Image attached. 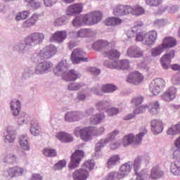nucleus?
Returning a JSON list of instances; mask_svg holds the SVG:
<instances>
[{"label":"nucleus","instance_id":"obj_1","mask_svg":"<svg viewBox=\"0 0 180 180\" xmlns=\"http://www.w3.org/2000/svg\"><path fill=\"white\" fill-rule=\"evenodd\" d=\"M45 35L41 32H33L30 34L24 41L23 43H20L13 46L14 50H17L19 54H27L30 53L32 47L41 44L44 40Z\"/></svg>","mask_w":180,"mask_h":180},{"label":"nucleus","instance_id":"obj_2","mask_svg":"<svg viewBox=\"0 0 180 180\" xmlns=\"http://www.w3.org/2000/svg\"><path fill=\"white\" fill-rule=\"evenodd\" d=\"M53 72L56 75H63V78L65 81H76L78 78H81V73L75 70L68 71V63L67 60L60 61L53 70Z\"/></svg>","mask_w":180,"mask_h":180},{"label":"nucleus","instance_id":"obj_3","mask_svg":"<svg viewBox=\"0 0 180 180\" xmlns=\"http://www.w3.org/2000/svg\"><path fill=\"white\" fill-rule=\"evenodd\" d=\"M157 39H158V32L156 30H151L148 32L144 31L136 32L135 40L136 41H141L143 46L153 47L155 44Z\"/></svg>","mask_w":180,"mask_h":180},{"label":"nucleus","instance_id":"obj_4","mask_svg":"<svg viewBox=\"0 0 180 180\" xmlns=\"http://www.w3.org/2000/svg\"><path fill=\"white\" fill-rule=\"evenodd\" d=\"M95 168V160H87L84 162L82 168L75 170L72 173L73 180H86L89 176V171Z\"/></svg>","mask_w":180,"mask_h":180},{"label":"nucleus","instance_id":"obj_5","mask_svg":"<svg viewBox=\"0 0 180 180\" xmlns=\"http://www.w3.org/2000/svg\"><path fill=\"white\" fill-rule=\"evenodd\" d=\"M174 57H175V51L173 49L167 51L161 57L160 61L163 70H168L169 68H172L174 71H180V65L179 64L171 65V60H172Z\"/></svg>","mask_w":180,"mask_h":180},{"label":"nucleus","instance_id":"obj_6","mask_svg":"<svg viewBox=\"0 0 180 180\" xmlns=\"http://www.w3.org/2000/svg\"><path fill=\"white\" fill-rule=\"evenodd\" d=\"M119 133V130L115 129L111 133L108 134L105 139L98 141V142L95 145L96 156L98 158L102 157V152H101V150H103L104 147H106L108 143H110L112 140H114Z\"/></svg>","mask_w":180,"mask_h":180},{"label":"nucleus","instance_id":"obj_7","mask_svg":"<svg viewBox=\"0 0 180 180\" xmlns=\"http://www.w3.org/2000/svg\"><path fill=\"white\" fill-rule=\"evenodd\" d=\"M94 132V127H87L82 128L81 127H77L74 129L73 134L76 137H80L82 141H91L92 140V136Z\"/></svg>","mask_w":180,"mask_h":180},{"label":"nucleus","instance_id":"obj_8","mask_svg":"<svg viewBox=\"0 0 180 180\" xmlns=\"http://www.w3.org/2000/svg\"><path fill=\"white\" fill-rule=\"evenodd\" d=\"M57 51V48L54 45H49L44 47L42 50L38 51L33 54L34 58L39 61V60H44V58H51Z\"/></svg>","mask_w":180,"mask_h":180},{"label":"nucleus","instance_id":"obj_9","mask_svg":"<svg viewBox=\"0 0 180 180\" xmlns=\"http://www.w3.org/2000/svg\"><path fill=\"white\" fill-rule=\"evenodd\" d=\"M95 113V108H90L85 111V113L78 112V111H70L67 112L65 115V122H78V120H81L84 116L87 117L90 115H93Z\"/></svg>","mask_w":180,"mask_h":180},{"label":"nucleus","instance_id":"obj_10","mask_svg":"<svg viewBox=\"0 0 180 180\" xmlns=\"http://www.w3.org/2000/svg\"><path fill=\"white\" fill-rule=\"evenodd\" d=\"M146 133H147V130L144 129L143 132H140L139 134H137L135 138L133 134L125 135L122 141V145L124 147H127L134 143L135 146H139V144L141 143V140H143V137H144Z\"/></svg>","mask_w":180,"mask_h":180},{"label":"nucleus","instance_id":"obj_11","mask_svg":"<svg viewBox=\"0 0 180 180\" xmlns=\"http://www.w3.org/2000/svg\"><path fill=\"white\" fill-rule=\"evenodd\" d=\"M71 60L73 64H79V63H88L91 59L86 57V53L84 50L77 48L72 53Z\"/></svg>","mask_w":180,"mask_h":180},{"label":"nucleus","instance_id":"obj_12","mask_svg":"<svg viewBox=\"0 0 180 180\" xmlns=\"http://www.w3.org/2000/svg\"><path fill=\"white\" fill-rule=\"evenodd\" d=\"M23 174H25V169L20 167L15 166L4 170L2 173V175L6 179H12V178L22 176Z\"/></svg>","mask_w":180,"mask_h":180},{"label":"nucleus","instance_id":"obj_13","mask_svg":"<svg viewBox=\"0 0 180 180\" xmlns=\"http://www.w3.org/2000/svg\"><path fill=\"white\" fill-rule=\"evenodd\" d=\"M86 25L92 26L99 23L102 20V13L101 11H93L84 15Z\"/></svg>","mask_w":180,"mask_h":180},{"label":"nucleus","instance_id":"obj_14","mask_svg":"<svg viewBox=\"0 0 180 180\" xmlns=\"http://www.w3.org/2000/svg\"><path fill=\"white\" fill-rule=\"evenodd\" d=\"M104 65L111 70H127L129 62V60L112 61V63H110V60H105Z\"/></svg>","mask_w":180,"mask_h":180},{"label":"nucleus","instance_id":"obj_15","mask_svg":"<svg viewBox=\"0 0 180 180\" xmlns=\"http://www.w3.org/2000/svg\"><path fill=\"white\" fill-rule=\"evenodd\" d=\"M133 168V162L129 161L123 165H122L119 169L118 172H115V175H117V179H123L125 176H127L130 172H131V169Z\"/></svg>","mask_w":180,"mask_h":180},{"label":"nucleus","instance_id":"obj_16","mask_svg":"<svg viewBox=\"0 0 180 180\" xmlns=\"http://www.w3.org/2000/svg\"><path fill=\"white\" fill-rule=\"evenodd\" d=\"M84 158V151L77 150L70 158V162L68 165L70 169H74L79 167V162L81 160Z\"/></svg>","mask_w":180,"mask_h":180},{"label":"nucleus","instance_id":"obj_17","mask_svg":"<svg viewBox=\"0 0 180 180\" xmlns=\"http://www.w3.org/2000/svg\"><path fill=\"white\" fill-rule=\"evenodd\" d=\"M51 67H53V63L49 61L40 62L36 65L34 72L36 75H43L47 74Z\"/></svg>","mask_w":180,"mask_h":180},{"label":"nucleus","instance_id":"obj_18","mask_svg":"<svg viewBox=\"0 0 180 180\" xmlns=\"http://www.w3.org/2000/svg\"><path fill=\"white\" fill-rule=\"evenodd\" d=\"M126 56L131 58H141L144 57V51L137 45H132L128 47Z\"/></svg>","mask_w":180,"mask_h":180},{"label":"nucleus","instance_id":"obj_19","mask_svg":"<svg viewBox=\"0 0 180 180\" xmlns=\"http://www.w3.org/2000/svg\"><path fill=\"white\" fill-rule=\"evenodd\" d=\"M150 161V156H138L137 158H136L134 160V162H132V168L136 175V178L137 176H139V174H140V172H139V170L140 169V168H141V166L143 165V162H145L146 164H147V162H148Z\"/></svg>","mask_w":180,"mask_h":180},{"label":"nucleus","instance_id":"obj_20","mask_svg":"<svg viewBox=\"0 0 180 180\" xmlns=\"http://www.w3.org/2000/svg\"><path fill=\"white\" fill-rule=\"evenodd\" d=\"M84 9L82 4H75L69 6L66 10L67 16H75L79 15Z\"/></svg>","mask_w":180,"mask_h":180},{"label":"nucleus","instance_id":"obj_21","mask_svg":"<svg viewBox=\"0 0 180 180\" xmlns=\"http://www.w3.org/2000/svg\"><path fill=\"white\" fill-rule=\"evenodd\" d=\"M143 79H144L143 75L139 71H135L129 74L127 79V82L129 84H134V85H139V84L143 82Z\"/></svg>","mask_w":180,"mask_h":180},{"label":"nucleus","instance_id":"obj_22","mask_svg":"<svg viewBox=\"0 0 180 180\" xmlns=\"http://www.w3.org/2000/svg\"><path fill=\"white\" fill-rule=\"evenodd\" d=\"M129 11V6L117 5L113 8L112 13L115 16H126Z\"/></svg>","mask_w":180,"mask_h":180},{"label":"nucleus","instance_id":"obj_23","mask_svg":"<svg viewBox=\"0 0 180 180\" xmlns=\"http://www.w3.org/2000/svg\"><path fill=\"white\" fill-rule=\"evenodd\" d=\"M165 86V81L161 78H157L151 81L149 84L150 91H161Z\"/></svg>","mask_w":180,"mask_h":180},{"label":"nucleus","instance_id":"obj_24","mask_svg":"<svg viewBox=\"0 0 180 180\" xmlns=\"http://www.w3.org/2000/svg\"><path fill=\"white\" fill-rule=\"evenodd\" d=\"M67 36H68L67 31H56L51 34L50 40L56 43H63L67 39Z\"/></svg>","mask_w":180,"mask_h":180},{"label":"nucleus","instance_id":"obj_25","mask_svg":"<svg viewBox=\"0 0 180 180\" xmlns=\"http://www.w3.org/2000/svg\"><path fill=\"white\" fill-rule=\"evenodd\" d=\"M10 109H11V113L14 116V117H16V116H18L19 113H20V110L22 109V103H20V101L17 99H13L10 103Z\"/></svg>","mask_w":180,"mask_h":180},{"label":"nucleus","instance_id":"obj_26","mask_svg":"<svg viewBox=\"0 0 180 180\" xmlns=\"http://www.w3.org/2000/svg\"><path fill=\"white\" fill-rule=\"evenodd\" d=\"M150 126L153 134H160L164 130V124L161 120H153Z\"/></svg>","mask_w":180,"mask_h":180},{"label":"nucleus","instance_id":"obj_27","mask_svg":"<svg viewBox=\"0 0 180 180\" xmlns=\"http://www.w3.org/2000/svg\"><path fill=\"white\" fill-rule=\"evenodd\" d=\"M16 132L14 130L8 129L4 135V143L6 144H13L16 141Z\"/></svg>","mask_w":180,"mask_h":180},{"label":"nucleus","instance_id":"obj_28","mask_svg":"<svg viewBox=\"0 0 180 180\" xmlns=\"http://www.w3.org/2000/svg\"><path fill=\"white\" fill-rule=\"evenodd\" d=\"M160 44L164 50H166V49H172V47L176 46V39L172 37H167L162 40Z\"/></svg>","mask_w":180,"mask_h":180},{"label":"nucleus","instance_id":"obj_29","mask_svg":"<svg viewBox=\"0 0 180 180\" xmlns=\"http://www.w3.org/2000/svg\"><path fill=\"white\" fill-rule=\"evenodd\" d=\"M105 116L103 112H98L96 114H94L90 117V123L96 126L98 124H101L103 120H105Z\"/></svg>","mask_w":180,"mask_h":180},{"label":"nucleus","instance_id":"obj_30","mask_svg":"<svg viewBox=\"0 0 180 180\" xmlns=\"http://www.w3.org/2000/svg\"><path fill=\"white\" fill-rule=\"evenodd\" d=\"M19 145L24 151H30V145H29V138L27 134L20 136L18 140Z\"/></svg>","mask_w":180,"mask_h":180},{"label":"nucleus","instance_id":"obj_31","mask_svg":"<svg viewBox=\"0 0 180 180\" xmlns=\"http://www.w3.org/2000/svg\"><path fill=\"white\" fill-rule=\"evenodd\" d=\"M146 13V10L144 8L139 5H135L133 6H129V15H133L134 16H141Z\"/></svg>","mask_w":180,"mask_h":180},{"label":"nucleus","instance_id":"obj_32","mask_svg":"<svg viewBox=\"0 0 180 180\" xmlns=\"http://www.w3.org/2000/svg\"><path fill=\"white\" fill-rule=\"evenodd\" d=\"M56 137L62 143H71L74 141V136L72 135L65 133V132H59L56 134Z\"/></svg>","mask_w":180,"mask_h":180},{"label":"nucleus","instance_id":"obj_33","mask_svg":"<svg viewBox=\"0 0 180 180\" xmlns=\"http://www.w3.org/2000/svg\"><path fill=\"white\" fill-rule=\"evenodd\" d=\"M164 175V172L160 167L155 166L152 168L150 171V175H149L150 178L152 179H158L161 178Z\"/></svg>","mask_w":180,"mask_h":180},{"label":"nucleus","instance_id":"obj_34","mask_svg":"<svg viewBox=\"0 0 180 180\" xmlns=\"http://www.w3.org/2000/svg\"><path fill=\"white\" fill-rule=\"evenodd\" d=\"M3 162L8 164V165H13V164H18V156L13 153H7L3 158Z\"/></svg>","mask_w":180,"mask_h":180},{"label":"nucleus","instance_id":"obj_35","mask_svg":"<svg viewBox=\"0 0 180 180\" xmlns=\"http://www.w3.org/2000/svg\"><path fill=\"white\" fill-rule=\"evenodd\" d=\"M30 131L32 136H36L40 135V125H39L37 120L31 121Z\"/></svg>","mask_w":180,"mask_h":180},{"label":"nucleus","instance_id":"obj_36","mask_svg":"<svg viewBox=\"0 0 180 180\" xmlns=\"http://www.w3.org/2000/svg\"><path fill=\"white\" fill-rule=\"evenodd\" d=\"M105 56L108 57L110 60L117 61L120 57V53L116 49H110L105 52Z\"/></svg>","mask_w":180,"mask_h":180},{"label":"nucleus","instance_id":"obj_37","mask_svg":"<svg viewBox=\"0 0 180 180\" xmlns=\"http://www.w3.org/2000/svg\"><path fill=\"white\" fill-rule=\"evenodd\" d=\"M120 164V156L118 155H113L108 159L107 162V167L109 169L113 168V167H116V165H119Z\"/></svg>","mask_w":180,"mask_h":180},{"label":"nucleus","instance_id":"obj_38","mask_svg":"<svg viewBox=\"0 0 180 180\" xmlns=\"http://www.w3.org/2000/svg\"><path fill=\"white\" fill-rule=\"evenodd\" d=\"M148 110L150 115L155 116V115L158 114V110H160V103L158 101L150 103L148 105Z\"/></svg>","mask_w":180,"mask_h":180},{"label":"nucleus","instance_id":"obj_39","mask_svg":"<svg viewBox=\"0 0 180 180\" xmlns=\"http://www.w3.org/2000/svg\"><path fill=\"white\" fill-rule=\"evenodd\" d=\"M107 46H110V44H109L108 41L100 39V40L96 41L93 44L92 48L94 50H97L98 51H99L100 50H102V49H104V47H106Z\"/></svg>","mask_w":180,"mask_h":180},{"label":"nucleus","instance_id":"obj_40","mask_svg":"<svg viewBox=\"0 0 180 180\" xmlns=\"http://www.w3.org/2000/svg\"><path fill=\"white\" fill-rule=\"evenodd\" d=\"M165 49L162 47L161 44L153 47L150 49L151 57H160L162 53H164Z\"/></svg>","mask_w":180,"mask_h":180},{"label":"nucleus","instance_id":"obj_41","mask_svg":"<svg viewBox=\"0 0 180 180\" xmlns=\"http://www.w3.org/2000/svg\"><path fill=\"white\" fill-rule=\"evenodd\" d=\"M30 120V117L29 115L26 114V112H22L19 115L17 122L20 126H22V124H27Z\"/></svg>","mask_w":180,"mask_h":180},{"label":"nucleus","instance_id":"obj_42","mask_svg":"<svg viewBox=\"0 0 180 180\" xmlns=\"http://www.w3.org/2000/svg\"><path fill=\"white\" fill-rule=\"evenodd\" d=\"M79 39H84V37H91L94 34V32L89 29L82 28L77 31Z\"/></svg>","mask_w":180,"mask_h":180},{"label":"nucleus","instance_id":"obj_43","mask_svg":"<svg viewBox=\"0 0 180 180\" xmlns=\"http://www.w3.org/2000/svg\"><path fill=\"white\" fill-rule=\"evenodd\" d=\"M123 21L122 19L116 17H110L105 20L106 26H116L121 25Z\"/></svg>","mask_w":180,"mask_h":180},{"label":"nucleus","instance_id":"obj_44","mask_svg":"<svg viewBox=\"0 0 180 180\" xmlns=\"http://www.w3.org/2000/svg\"><path fill=\"white\" fill-rule=\"evenodd\" d=\"M179 133L180 124L172 125L167 131V134H168V136H176V134H179Z\"/></svg>","mask_w":180,"mask_h":180},{"label":"nucleus","instance_id":"obj_45","mask_svg":"<svg viewBox=\"0 0 180 180\" xmlns=\"http://www.w3.org/2000/svg\"><path fill=\"white\" fill-rule=\"evenodd\" d=\"M72 25L75 27H78V26H84V25H86L85 23L84 15H82L75 17V18L72 20Z\"/></svg>","mask_w":180,"mask_h":180},{"label":"nucleus","instance_id":"obj_46","mask_svg":"<svg viewBox=\"0 0 180 180\" xmlns=\"http://www.w3.org/2000/svg\"><path fill=\"white\" fill-rule=\"evenodd\" d=\"M175 91H165L162 95V99H163V101H166V102H170V101L175 98Z\"/></svg>","mask_w":180,"mask_h":180},{"label":"nucleus","instance_id":"obj_47","mask_svg":"<svg viewBox=\"0 0 180 180\" xmlns=\"http://www.w3.org/2000/svg\"><path fill=\"white\" fill-rule=\"evenodd\" d=\"M29 16H30V11H21V12H19L18 13H17L15 19L16 22H19L20 20H25V19H27V18H29Z\"/></svg>","mask_w":180,"mask_h":180},{"label":"nucleus","instance_id":"obj_48","mask_svg":"<svg viewBox=\"0 0 180 180\" xmlns=\"http://www.w3.org/2000/svg\"><path fill=\"white\" fill-rule=\"evenodd\" d=\"M170 172L175 176L180 175V163L174 162L171 164Z\"/></svg>","mask_w":180,"mask_h":180},{"label":"nucleus","instance_id":"obj_49","mask_svg":"<svg viewBox=\"0 0 180 180\" xmlns=\"http://www.w3.org/2000/svg\"><path fill=\"white\" fill-rule=\"evenodd\" d=\"M86 86L85 84L82 83H73L68 86V89L69 91H79V89H84Z\"/></svg>","mask_w":180,"mask_h":180},{"label":"nucleus","instance_id":"obj_50","mask_svg":"<svg viewBox=\"0 0 180 180\" xmlns=\"http://www.w3.org/2000/svg\"><path fill=\"white\" fill-rule=\"evenodd\" d=\"M67 23V17L65 15H62L59 18L55 19L53 22L54 26H63Z\"/></svg>","mask_w":180,"mask_h":180},{"label":"nucleus","instance_id":"obj_51","mask_svg":"<svg viewBox=\"0 0 180 180\" xmlns=\"http://www.w3.org/2000/svg\"><path fill=\"white\" fill-rule=\"evenodd\" d=\"M119 87L113 84H105L101 86V91H117Z\"/></svg>","mask_w":180,"mask_h":180},{"label":"nucleus","instance_id":"obj_52","mask_svg":"<svg viewBox=\"0 0 180 180\" xmlns=\"http://www.w3.org/2000/svg\"><path fill=\"white\" fill-rule=\"evenodd\" d=\"M33 72H34L33 68H25L22 72V79H29V78H30V77L32 75Z\"/></svg>","mask_w":180,"mask_h":180},{"label":"nucleus","instance_id":"obj_53","mask_svg":"<svg viewBox=\"0 0 180 180\" xmlns=\"http://www.w3.org/2000/svg\"><path fill=\"white\" fill-rule=\"evenodd\" d=\"M110 103L108 101H98L96 103V108L97 110H105L108 106Z\"/></svg>","mask_w":180,"mask_h":180},{"label":"nucleus","instance_id":"obj_54","mask_svg":"<svg viewBox=\"0 0 180 180\" xmlns=\"http://www.w3.org/2000/svg\"><path fill=\"white\" fill-rule=\"evenodd\" d=\"M144 101V97L143 96H136L131 99V103L135 106H139Z\"/></svg>","mask_w":180,"mask_h":180},{"label":"nucleus","instance_id":"obj_55","mask_svg":"<svg viewBox=\"0 0 180 180\" xmlns=\"http://www.w3.org/2000/svg\"><path fill=\"white\" fill-rule=\"evenodd\" d=\"M43 154L45 157H56L57 152L54 149L51 148H45L43 150Z\"/></svg>","mask_w":180,"mask_h":180},{"label":"nucleus","instance_id":"obj_56","mask_svg":"<svg viewBox=\"0 0 180 180\" xmlns=\"http://www.w3.org/2000/svg\"><path fill=\"white\" fill-rule=\"evenodd\" d=\"M88 72L91 74V75L98 76L101 75V69L96 67H90L87 69Z\"/></svg>","mask_w":180,"mask_h":180},{"label":"nucleus","instance_id":"obj_57","mask_svg":"<svg viewBox=\"0 0 180 180\" xmlns=\"http://www.w3.org/2000/svg\"><path fill=\"white\" fill-rule=\"evenodd\" d=\"M145 1L149 6H160L162 4V0H145Z\"/></svg>","mask_w":180,"mask_h":180},{"label":"nucleus","instance_id":"obj_58","mask_svg":"<svg viewBox=\"0 0 180 180\" xmlns=\"http://www.w3.org/2000/svg\"><path fill=\"white\" fill-rule=\"evenodd\" d=\"M106 112L108 116H116V115H119V113H120V110L116 108H108Z\"/></svg>","mask_w":180,"mask_h":180},{"label":"nucleus","instance_id":"obj_59","mask_svg":"<svg viewBox=\"0 0 180 180\" xmlns=\"http://www.w3.org/2000/svg\"><path fill=\"white\" fill-rule=\"evenodd\" d=\"M67 165V161L65 160H60L58 162H57L54 166V169H56L58 171H60L63 169Z\"/></svg>","mask_w":180,"mask_h":180},{"label":"nucleus","instance_id":"obj_60","mask_svg":"<svg viewBox=\"0 0 180 180\" xmlns=\"http://www.w3.org/2000/svg\"><path fill=\"white\" fill-rule=\"evenodd\" d=\"M148 109V105H142L139 108L134 110V115H140V113H144L146 110Z\"/></svg>","mask_w":180,"mask_h":180},{"label":"nucleus","instance_id":"obj_61","mask_svg":"<svg viewBox=\"0 0 180 180\" xmlns=\"http://www.w3.org/2000/svg\"><path fill=\"white\" fill-rule=\"evenodd\" d=\"M173 159L174 162L180 163V149L175 148L173 153Z\"/></svg>","mask_w":180,"mask_h":180},{"label":"nucleus","instance_id":"obj_62","mask_svg":"<svg viewBox=\"0 0 180 180\" xmlns=\"http://www.w3.org/2000/svg\"><path fill=\"white\" fill-rule=\"evenodd\" d=\"M34 22L32 20L31 18H28L27 20L24 21L22 23V27L27 28L32 27V26H34Z\"/></svg>","mask_w":180,"mask_h":180},{"label":"nucleus","instance_id":"obj_63","mask_svg":"<svg viewBox=\"0 0 180 180\" xmlns=\"http://www.w3.org/2000/svg\"><path fill=\"white\" fill-rule=\"evenodd\" d=\"M143 22L139 21V22H135L134 26L132 27V29H134V30L136 32V33H139L140 30H141V29H143Z\"/></svg>","mask_w":180,"mask_h":180},{"label":"nucleus","instance_id":"obj_64","mask_svg":"<svg viewBox=\"0 0 180 180\" xmlns=\"http://www.w3.org/2000/svg\"><path fill=\"white\" fill-rule=\"evenodd\" d=\"M143 22L139 21V22H135L134 26L132 27V29H134V30L136 32V33H139L140 30H141V29H143Z\"/></svg>","mask_w":180,"mask_h":180}]
</instances>
